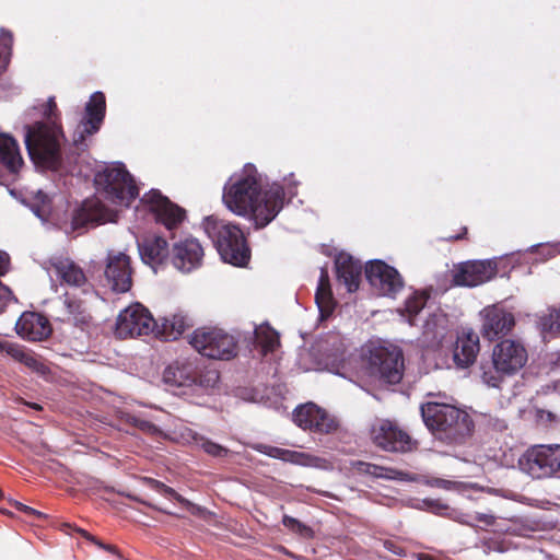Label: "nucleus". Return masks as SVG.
<instances>
[{"label": "nucleus", "instance_id": "nucleus-1", "mask_svg": "<svg viewBox=\"0 0 560 560\" xmlns=\"http://www.w3.org/2000/svg\"><path fill=\"white\" fill-rule=\"evenodd\" d=\"M284 189L279 183L261 189L260 175L248 164L242 173L224 186L223 202L229 210L241 217H249L256 230L272 222L284 205Z\"/></svg>", "mask_w": 560, "mask_h": 560}, {"label": "nucleus", "instance_id": "nucleus-2", "mask_svg": "<svg viewBox=\"0 0 560 560\" xmlns=\"http://www.w3.org/2000/svg\"><path fill=\"white\" fill-rule=\"evenodd\" d=\"M66 141L61 122L35 121L24 126L27 154L42 171L57 172L62 167Z\"/></svg>", "mask_w": 560, "mask_h": 560}, {"label": "nucleus", "instance_id": "nucleus-3", "mask_svg": "<svg viewBox=\"0 0 560 560\" xmlns=\"http://www.w3.org/2000/svg\"><path fill=\"white\" fill-rule=\"evenodd\" d=\"M420 411L429 431L446 443L463 444L474 432L472 418L455 405L430 400L421 405Z\"/></svg>", "mask_w": 560, "mask_h": 560}, {"label": "nucleus", "instance_id": "nucleus-4", "mask_svg": "<svg viewBox=\"0 0 560 560\" xmlns=\"http://www.w3.org/2000/svg\"><path fill=\"white\" fill-rule=\"evenodd\" d=\"M202 228L224 262L235 267L248 265L252 250L247 236L237 224L209 215L203 219Z\"/></svg>", "mask_w": 560, "mask_h": 560}, {"label": "nucleus", "instance_id": "nucleus-5", "mask_svg": "<svg viewBox=\"0 0 560 560\" xmlns=\"http://www.w3.org/2000/svg\"><path fill=\"white\" fill-rule=\"evenodd\" d=\"M528 352L525 346L514 339L498 342L491 360L481 362V380L489 387L500 388L506 377L517 374L527 363Z\"/></svg>", "mask_w": 560, "mask_h": 560}, {"label": "nucleus", "instance_id": "nucleus-6", "mask_svg": "<svg viewBox=\"0 0 560 560\" xmlns=\"http://www.w3.org/2000/svg\"><path fill=\"white\" fill-rule=\"evenodd\" d=\"M363 368L366 375L383 384H398L405 372L404 353L395 346H372L363 354Z\"/></svg>", "mask_w": 560, "mask_h": 560}, {"label": "nucleus", "instance_id": "nucleus-7", "mask_svg": "<svg viewBox=\"0 0 560 560\" xmlns=\"http://www.w3.org/2000/svg\"><path fill=\"white\" fill-rule=\"evenodd\" d=\"M215 370H206L199 360L183 359L170 364L163 372V381L172 387H200L212 388L219 381Z\"/></svg>", "mask_w": 560, "mask_h": 560}, {"label": "nucleus", "instance_id": "nucleus-8", "mask_svg": "<svg viewBox=\"0 0 560 560\" xmlns=\"http://www.w3.org/2000/svg\"><path fill=\"white\" fill-rule=\"evenodd\" d=\"M189 343L203 357L214 360H231L237 354V340L218 327L197 328Z\"/></svg>", "mask_w": 560, "mask_h": 560}, {"label": "nucleus", "instance_id": "nucleus-9", "mask_svg": "<svg viewBox=\"0 0 560 560\" xmlns=\"http://www.w3.org/2000/svg\"><path fill=\"white\" fill-rule=\"evenodd\" d=\"M95 185L105 198L115 205L128 207L139 195V189L124 166L106 167L95 175Z\"/></svg>", "mask_w": 560, "mask_h": 560}, {"label": "nucleus", "instance_id": "nucleus-10", "mask_svg": "<svg viewBox=\"0 0 560 560\" xmlns=\"http://www.w3.org/2000/svg\"><path fill=\"white\" fill-rule=\"evenodd\" d=\"M522 471L534 479L560 475V445H535L518 459Z\"/></svg>", "mask_w": 560, "mask_h": 560}, {"label": "nucleus", "instance_id": "nucleus-11", "mask_svg": "<svg viewBox=\"0 0 560 560\" xmlns=\"http://www.w3.org/2000/svg\"><path fill=\"white\" fill-rule=\"evenodd\" d=\"M155 320L149 310L136 303L121 311L118 315L115 335L120 339L155 332Z\"/></svg>", "mask_w": 560, "mask_h": 560}, {"label": "nucleus", "instance_id": "nucleus-12", "mask_svg": "<svg viewBox=\"0 0 560 560\" xmlns=\"http://www.w3.org/2000/svg\"><path fill=\"white\" fill-rule=\"evenodd\" d=\"M364 273L371 288L382 296L395 298L405 285L398 270L380 259L369 261Z\"/></svg>", "mask_w": 560, "mask_h": 560}, {"label": "nucleus", "instance_id": "nucleus-13", "mask_svg": "<svg viewBox=\"0 0 560 560\" xmlns=\"http://www.w3.org/2000/svg\"><path fill=\"white\" fill-rule=\"evenodd\" d=\"M373 443L386 452L407 453L417 448V442L396 423L381 420L371 431Z\"/></svg>", "mask_w": 560, "mask_h": 560}, {"label": "nucleus", "instance_id": "nucleus-14", "mask_svg": "<svg viewBox=\"0 0 560 560\" xmlns=\"http://www.w3.org/2000/svg\"><path fill=\"white\" fill-rule=\"evenodd\" d=\"M131 258L122 252H109L105 259L104 278L116 293H126L132 287Z\"/></svg>", "mask_w": 560, "mask_h": 560}, {"label": "nucleus", "instance_id": "nucleus-15", "mask_svg": "<svg viewBox=\"0 0 560 560\" xmlns=\"http://www.w3.org/2000/svg\"><path fill=\"white\" fill-rule=\"evenodd\" d=\"M480 334L483 339L489 341L508 336L515 327L513 313L498 304L483 307L480 312Z\"/></svg>", "mask_w": 560, "mask_h": 560}, {"label": "nucleus", "instance_id": "nucleus-16", "mask_svg": "<svg viewBox=\"0 0 560 560\" xmlns=\"http://www.w3.org/2000/svg\"><path fill=\"white\" fill-rule=\"evenodd\" d=\"M293 421L303 430L320 434H329L338 429L337 420L314 402L296 407L293 411Z\"/></svg>", "mask_w": 560, "mask_h": 560}, {"label": "nucleus", "instance_id": "nucleus-17", "mask_svg": "<svg viewBox=\"0 0 560 560\" xmlns=\"http://www.w3.org/2000/svg\"><path fill=\"white\" fill-rule=\"evenodd\" d=\"M498 265L493 260H472L459 264L453 271V283L459 287H477L497 276Z\"/></svg>", "mask_w": 560, "mask_h": 560}, {"label": "nucleus", "instance_id": "nucleus-18", "mask_svg": "<svg viewBox=\"0 0 560 560\" xmlns=\"http://www.w3.org/2000/svg\"><path fill=\"white\" fill-rule=\"evenodd\" d=\"M141 201L149 206V209L155 215L156 221L170 231L176 229L185 219L186 211L179 206L173 203L159 190L153 189L145 194L141 198Z\"/></svg>", "mask_w": 560, "mask_h": 560}, {"label": "nucleus", "instance_id": "nucleus-19", "mask_svg": "<svg viewBox=\"0 0 560 560\" xmlns=\"http://www.w3.org/2000/svg\"><path fill=\"white\" fill-rule=\"evenodd\" d=\"M106 101L102 92H95L91 95L85 106V114L73 136L75 145L83 144L86 136L96 133L105 118Z\"/></svg>", "mask_w": 560, "mask_h": 560}, {"label": "nucleus", "instance_id": "nucleus-20", "mask_svg": "<svg viewBox=\"0 0 560 560\" xmlns=\"http://www.w3.org/2000/svg\"><path fill=\"white\" fill-rule=\"evenodd\" d=\"M203 256L200 242L197 238L187 237L173 245L171 262L177 270L188 273L201 266Z\"/></svg>", "mask_w": 560, "mask_h": 560}, {"label": "nucleus", "instance_id": "nucleus-21", "mask_svg": "<svg viewBox=\"0 0 560 560\" xmlns=\"http://www.w3.org/2000/svg\"><path fill=\"white\" fill-rule=\"evenodd\" d=\"M49 265L61 284L79 288L83 293L92 291V284L89 282L85 272L72 259L67 257H51Z\"/></svg>", "mask_w": 560, "mask_h": 560}, {"label": "nucleus", "instance_id": "nucleus-22", "mask_svg": "<svg viewBox=\"0 0 560 560\" xmlns=\"http://www.w3.org/2000/svg\"><path fill=\"white\" fill-rule=\"evenodd\" d=\"M15 330L19 336L30 341H42L52 334L49 319L36 312H24L15 324Z\"/></svg>", "mask_w": 560, "mask_h": 560}, {"label": "nucleus", "instance_id": "nucleus-23", "mask_svg": "<svg viewBox=\"0 0 560 560\" xmlns=\"http://www.w3.org/2000/svg\"><path fill=\"white\" fill-rule=\"evenodd\" d=\"M336 276L339 283L346 285L348 292L359 290L362 278V265L351 255L340 253L335 259Z\"/></svg>", "mask_w": 560, "mask_h": 560}, {"label": "nucleus", "instance_id": "nucleus-24", "mask_svg": "<svg viewBox=\"0 0 560 560\" xmlns=\"http://www.w3.org/2000/svg\"><path fill=\"white\" fill-rule=\"evenodd\" d=\"M138 248L141 260L154 270L164 265L168 258L171 259L167 242L162 236H145L138 243Z\"/></svg>", "mask_w": 560, "mask_h": 560}, {"label": "nucleus", "instance_id": "nucleus-25", "mask_svg": "<svg viewBox=\"0 0 560 560\" xmlns=\"http://www.w3.org/2000/svg\"><path fill=\"white\" fill-rule=\"evenodd\" d=\"M480 350L479 337L474 331H464L457 337L453 359L458 368H468L476 361Z\"/></svg>", "mask_w": 560, "mask_h": 560}, {"label": "nucleus", "instance_id": "nucleus-26", "mask_svg": "<svg viewBox=\"0 0 560 560\" xmlns=\"http://www.w3.org/2000/svg\"><path fill=\"white\" fill-rule=\"evenodd\" d=\"M0 165L12 175H18L24 165L19 142L10 133L0 132Z\"/></svg>", "mask_w": 560, "mask_h": 560}, {"label": "nucleus", "instance_id": "nucleus-27", "mask_svg": "<svg viewBox=\"0 0 560 560\" xmlns=\"http://www.w3.org/2000/svg\"><path fill=\"white\" fill-rule=\"evenodd\" d=\"M1 352H5L13 360L24 364L26 368L39 375H46L50 372L49 368L31 350L21 345L4 341Z\"/></svg>", "mask_w": 560, "mask_h": 560}, {"label": "nucleus", "instance_id": "nucleus-28", "mask_svg": "<svg viewBox=\"0 0 560 560\" xmlns=\"http://www.w3.org/2000/svg\"><path fill=\"white\" fill-rule=\"evenodd\" d=\"M104 206L98 199H86L81 207L77 209L72 217V226L74 230L85 228L89 224L103 223Z\"/></svg>", "mask_w": 560, "mask_h": 560}, {"label": "nucleus", "instance_id": "nucleus-29", "mask_svg": "<svg viewBox=\"0 0 560 560\" xmlns=\"http://www.w3.org/2000/svg\"><path fill=\"white\" fill-rule=\"evenodd\" d=\"M63 305L67 312V316L62 319L63 322L71 323L81 329H85L91 325L92 315L84 300L66 293L63 295Z\"/></svg>", "mask_w": 560, "mask_h": 560}, {"label": "nucleus", "instance_id": "nucleus-30", "mask_svg": "<svg viewBox=\"0 0 560 560\" xmlns=\"http://www.w3.org/2000/svg\"><path fill=\"white\" fill-rule=\"evenodd\" d=\"M315 302L318 306L320 318H328L335 311L337 302L334 299L329 273L326 267L320 268L318 285L315 293Z\"/></svg>", "mask_w": 560, "mask_h": 560}, {"label": "nucleus", "instance_id": "nucleus-31", "mask_svg": "<svg viewBox=\"0 0 560 560\" xmlns=\"http://www.w3.org/2000/svg\"><path fill=\"white\" fill-rule=\"evenodd\" d=\"M192 326L191 319L182 313H176L172 317H163L158 320L155 335L164 340H176L182 334Z\"/></svg>", "mask_w": 560, "mask_h": 560}, {"label": "nucleus", "instance_id": "nucleus-32", "mask_svg": "<svg viewBox=\"0 0 560 560\" xmlns=\"http://www.w3.org/2000/svg\"><path fill=\"white\" fill-rule=\"evenodd\" d=\"M258 451L269 457L301 466H315L316 462L318 460L317 457L307 453L291 451L270 445H260L258 447Z\"/></svg>", "mask_w": 560, "mask_h": 560}, {"label": "nucleus", "instance_id": "nucleus-33", "mask_svg": "<svg viewBox=\"0 0 560 560\" xmlns=\"http://www.w3.org/2000/svg\"><path fill=\"white\" fill-rule=\"evenodd\" d=\"M446 317L443 314H431L422 327V342L427 347H439L446 335Z\"/></svg>", "mask_w": 560, "mask_h": 560}, {"label": "nucleus", "instance_id": "nucleus-34", "mask_svg": "<svg viewBox=\"0 0 560 560\" xmlns=\"http://www.w3.org/2000/svg\"><path fill=\"white\" fill-rule=\"evenodd\" d=\"M350 468L359 475H368L381 479L404 480L406 477V474L398 469L384 467L363 460H352L350 463Z\"/></svg>", "mask_w": 560, "mask_h": 560}, {"label": "nucleus", "instance_id": "nucleus-35", "mask_svg": "<svg viewBox=\"0 0 560 560\" xmlns=\"http://www.w3.org/2000/svg\"><path fill=\"white\" fill-rule=\"evenodd\" d=\"M255 338L262 355L273 352L280 346L279 334L269 325L256 328Z\"/></svg>", "mask_w": 560, "mask_h": 560}, {"label": "nucleus", "instance_id": "nucleus-36", "mask_svg": "<svg viewBox=\"0 0 560 560\" xmlns=\"http://www.w3.org/2000/svg\"><path fill=\"white\" fill-rule=\"evenodd\" d=\"M428 299L429 295L424 292L415 293L407 299L405 303V313L407 314L408 323L411 326L416 325V317L424 308Z\"/></svg>", "mask_w": 560, "mask_h": 560}, {"label": "nucleus", "instance_id": "nucleus-37", "mask_svg": "<svg viewBox=\"0 0 560 560\" xmlns=\"http://www.w3.org/2000/svg\"><path fill=\"white\" fill-rule=\"evenodd\" d=\"M10 257L7 253L0 250V277L9 270ZM12 299V291L0 281V313L4 310L8 302Z\"/></svg>", "mask_w": 560, "mask_h": 560}, {"label": "nucleus", "instance_id": "nucleus-38", "mask_svg": "<svg viewBox=\"0 0 560 560\" xmlns=\"http://www.w3.org/2000/svg\"><path fill=\"white\" fill-rule=\"evenodd\" d=\"M143 482L149 487L151 488L152 490H155L164 495H168V497H172L174 498L177 502L184 504V505H191V503L185 499L184 497H182L178 492H176L173 488L166 486L165 483H163L162 481L160 480H156V479H153V478H150V477H144L143 478Z\"/></svg>", "mask_w": 560, "mask_h": 560}, {"label": "nucleus", "instance_id": "nucleus-39", "mask_svg": "<svg viewBox=\"0 0 560 560\" xmlns=\"http://www.w3.org/2000/svg\"><path fill=\"white\" fill-rule=\"evenodd\" d=\"M282 524L285 528L303 538H313L314 536V530L310 526L290 515H284L282 517Z\"/></svg>", "mask_w": 560, "mask_h": 560}, {"label": "nucleus", "instance_id": "nucleus-40", "mask_svg": "<svg viewBox=\"0 0 560 560\" xmlns=\"http://www.w3.org/2000/svg\"><path fill=\"white\" fill-rule=\"evenodd\" d=\"M195 441H196V444L203 452H206L208 455H210L212 457H225L230 453V451L226 447H224L207 438H203V436L196 438Z\"/></svg>", "mask_w": 560, "mask_h": 560}, {"label": "nucleus", "instance_id": "nucleus-41", "mask_svg": "<svg viewBox=\"0 0 560 560\" xmlns=\"http://www.w3.org/2000/svg\"><path fill=\"white\" fill-rule=\"evenodd\" d=\"M126 422L147 434L154 435L160 431L153 422L135 415H127Z\"/></svg>", "mask_w": 560, "mask_h": 560}, {"label": "nucleus", "instance_id": "nucleus-42", "mask_svg": "<svg viewBox=\"0 0 560 560\" xmlns=\"http://www.w3.org/2000/svg\"><path fill=\"white\" fill-rule=\"evenodd\" d=\"M541 326L545 331L560 334V306L552 308L547 316L541 318Z\"/></svg>", "mask_w": 560, "mask_h": 560}, {"label": "nucleus", "instance_id": "nucleus-43", "mask_svg": "<svg viewBox=\"0 0 560 560\" xmlns=\"http://www.w3.org/2000/svg\"><path fill=\"white\" fill-rule=\"evenodd\" d=\"M43 115L44 119L42 121L61 122L55 97L48 98Z\"/></svg>", "mask_w": 560, "mask_h": 560}, {"label": "nucleus", "instance_id": "nucleus-44", "mask_svg": "<svg viewBox=\"0 0 560 560\" xmlns=\"http://www.w3.org/2000/svg\"><path fill=\"white\" fill-rule=\"evenodd\" d=\"M77 532L82 536L84 537L85 539L92 541L93 544H95L96 546H98L100 548L108 551V552H112L114 555H116L118 558H121V555H120V551L119 549L115 546V545H110V544H104L102 542L101 540H98L95 536L91 535L90 533H88L86 530L84 529H81V528H78Z\"/></svg>", "mask_w": 560, "mask_h": 560}, {"label": "nucleus", "instance_id": "nucleus-45", "mask_svg": "<svg viewBox=\"0 0 560 560\" xmlns=\"http://www.w3.org/2000/svg\"><path fill=\"white\" fill-rule=\"evenodd\" d=\"M18 511L24 513L27 517L32 518V520H43V518H46V515L40 512V511H37L28 505H25L21 502H18V501H14L13 504H12Z\"/></svg>", "mask_w": 560, "mask_h": 560}, {"label": "nucleus", "instance_id": "nucleus-46", "mask_svg": "<svg viewBox=\"0 0 560 560\" xmlns=\"http://www.w3.org/2000/svg\"><path fill=\"white\" fill-rule=\"evenodd\" d=\"M474 521L485 524L486 526H493L495 524L497 517L493 514L489 513H479L477 512L472 516Z\"/></svg>", "mask_w": 560, "mask_h": 560}, {"label": "nucleus", "instance_id": "nucleus-47", "mask_svg": "<svg viewBox=\"0 0 560 560\" xmlns=\"http://www.w3.org/2000/svg\"><path fill=\"white\" fill-rule=\"evenodd\" d=\"M0 44L4 49L11 50L13 45V35L10 31L4 28L0 30Z\"/></svg>", "mask_w": 560, "mask_h": 560}, {"label": "nucleus", "instance_id": "nucleus-48", "mask_svg": "<svg viewBox=\"0 0 560 560\" xmlns=\"http://www.w3.org/2000/svg\"><path fill=\"white\" fill-rule=\"evenodd\" d=\"M423 503L433 512H442L448 510V505L443 503L441 500L425 499Z\"/></svg>", "mask_w": 560, "mask_h": 560}, {"label": "nucleus", "instance_id": "nucleus-49", "mask_svg": "<svg viewBox=\"0 0 560 560\" xmlns=\"http://www.w3.org/2000/svg\"><path fill=\"white\" fill-rule=\"evenodd\" d=\"M428 485L431 486V487H436V488H442V489L450 490V489H452L454 482L450 481V480H446V479H442V478H433V479L428 481Z\"/></svg>", "mask_w": 560, "mask_h": 560}, {"label": "nucleus", "instance_id": "nucleus-50", "mask_svg": "<svg viewBox=\"0 0 560 560\" xmlns=\"http://www.w3.org/2000/svg\"><path fill=\"white\" fill-rule=\"evenodd\" d=\"M384 547H385L387 550H389V551H392L393 553H395V555H398V556H402V555H404V549H402L401 547H399V546H396V545H395L393 541H390V540H386V541L384 542Z\"/></svg>", "mask_w": 560, "mask_h": 560}, {"label": "nucleus", "instance_id": "nucleus-51", "mask_svg": "<svg viewBox=\"0 0 560 560\" xmlns=\"http://www.w3.org/2000/svg\"><path fill=\"white\" fill-rule=\"evenodd\" d=\"M343 353V343L339 335H336V359L338 360Z\"/></svg>", "mask_w": 560, "mask_h": 560}, {"label": "nucleus", "instance_id": "nucleus-52", "mask_svg": "<svg viewBox=\"0 0 560 560\" xmlns=\"http://www.w3.org/2000/svg\"><path fill=\"white\" fill-rule=\"evenodd\" d=\"M467 233H468V230H467V228H466V226H464V228L462 229V233H460V234L452 235V236H450L447 240H448V241H459V240L465 238V237H466V235H467Z\"/></svg>", "mask_w": 560, "mask_h": 560}, {"label": "nucleus", "instance_id": "nucleus-53", "mask_svg": "<svg viewBox=\"0 0 560 560\" xmlns=\"http://www.w3.org/2000/svg\"><path fill=\"white\" fill-rule=\"evenodd\" d=\"M127 497H128L129 499H131V500H135V501H137V502L141 503V504H144V505H148V506H150V508L155 509V506H154V505H152L151 503H148L147 501H144V500H142V499H139V498H138V497H136V495L128 494Z\"/></svg>", "mask_w": 560, "mask_h": 560}, {"label": "nucleus", "instance_id": "nucleus-54", "mask_svg": "<svg viewBox=\"0 0 560 560\" xmlns=\"http://www.w3.org/2000/svg\"><path fill=\"white\" fill-rule=\"evenodd\" d=\"M27 406H30L31 408L33 409H36V410H42V406L36 404V402H28L26 404Z\"/></svg>", "mask_w": 560, "mask_h": 560}, {"label": "nucleus", "instance_id": "nucleus-55", "mask_svg": "<svg viewBox=\"0 0 560 560\" xmlns=\"http://www.w3.org/2000/svg\"><path fill=\"white\" fill-rule=\"evenodd\" d=\"M38 198H40L42 202L45 203V200L47 199V196L43 194V191L38 192Z\"/></svg>", "mask_w": 560, "mask_h": 560}, {"label": "nucleus", "instance_id": "nucleus-56", "mask_svg": "<svg viewBox=\"0 0 560 560\" xmlns=\"http://www.w3.org/2000/svg\"><path fill=\"white\" fill-rule=\"evenodd\" d=\"M3 498V492L2 490L0 489V500Z\"/></svg>", "mask_w": 560, "mask_h": 560}, {"label": "nucleus", "instance_id": "nucleus-57", "mask_svg": "<svg viewBox=\"0 0 560 560\" xmlns=\"http://www.w3.org/2000/svg\"><path fill=\"white\" fill-rule=\"evenodd\" d=\"M3 343H4V341H2V340L0 339V349L2 348Z\"/></svg>", "mask_w": 560, "mask_h": 560}]
</instances>
